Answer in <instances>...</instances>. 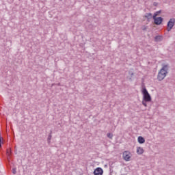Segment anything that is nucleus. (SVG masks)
<instances>
[{
  "mask_svg": "<svg viewBox=\"0 0 175 175\" xmlns=\"http://www.w3.org/2000/svg\"><path fill=\"white\" fill-rule=\"evenodd\" d=\"M169 64L163 65L162 68L159 71L157 75V80L159 81H162L166 77V75L168 73L169 70Z\"/></svg>",
  "mask_w": 175,
  "mask_h": 175,
  "instance_id": "obj_1",
  "label": "nucleus"
},
{
  "mask_svg": "<svg viewBox=\"0 0 175 175\" xmlns=\"http://www.w3.org/2000/svg\"><path fill=\"white\" fill-rule=\"evenodd\" d=\"M142 92L143 95V100H146V102H151V96L146 88H143Z\"/></svg>",
  "mask_w": 175,
  "mask_h": 175,
  "instance_id": "obj_2",
  "label": "nucleus"
},
{
  "mask_svg": "<svg viewBox=\"0 0 175 175\" xmlns=\"http://www.w3.org/2000/svg\"><path fill=\"white\" fill-rule=\"evenodd\" d=\"M131 152L124 151L122 155L123 159L126 161V162H129V161H131Z\"/></svg>",
  "mask_w": 175,
  "mask_h": 175,
  "instance_id": "obj_3",
  "label": "nucleus"
},
{
  "mask_svg": "<svg viewBox=\"0 0 175 175\" xmlns=\"http://www.w3.org/2000/svg\"><path fill=\"white\" fill-rule=\"evenodd\" d=\"M174 23H175V19L174 18H171L169 22L167 23V31H171L172 28H173V27H174Z\"/></svg>",
  "mask_w": 175,
  "mask_h": 175,
  "instance_id": "obj_4",
  "label": "nucleus"
},
{
  "mask_svg": "<svg viewBox=\"0 0 175 175\" xmlns=\"http://www.w3.org/2000/svg\"><path fill=\"white\" fill-rule=\"evenodd\" d=\"M153 20L156 25H161L162 24V21H163V18H162V17L153 16Z\"/></svg>",
  "mask_w": 175,
  "mask_h": 175,
  "instance_id": "obj_5",
  "label": "nucleus"
},
{
  "mask_svg": "<svg viewBox=\"0 0 175 175\" xmlns=\"http://www.w3.org/2000/svg\"><path fill=\"white\" fill-rule=\"evenodd\" d=\"M94 175H103V170L101 167H97L94 171Z\"/></svg>",
  "mask_w": 175,
  "mask_h": 175,
  "instance_id": "obj_6",
  "label": "nucleus"
},
{
  "mask_svg": "<svg viewBox=\"0 0 175 175\" xmlns=\"http://www.w3.org/2000/svg\"><path fill=\"white\" fill-rule=\"evenodd\" d=\"M144 153V149L142 147H137V154L138 155H142Z\"/></svg>",
  "mask_w": 175,
  "mask_h": 175,
  "instance_id": "obj_7",
  "label": "nucleus"
},
{
  "mask_svg": "<svg viewBox=\"0 0 175 175\" xmlns=\"http://www.w3.org/2000/svg\"><path fill=\"white\" fill-rule=\"evenodd\" d=\"M137 142L139 143V144H143L144 143H146V139L142 136L138 137Z\"/></svg>",
  "mask_w": 175,
  "mask_h": 175,
  "instance_id": "obj_8",
  "label": "nucleus"
},
{
  "mask_svg": "<svg viewBox=\"0 0 175 175\" xmlns=\"http://www.w3.org/2000/svg\"><path fill=\"white\" fill-rule=\"evenodd\" d=\"M146 18H148V20H150V18H152V14L151 13H147L145 15Z\"/></svg>",
  "mask_w": 175,
  "mask_h": 175,
  "instance_id": "obj_9",
  "label": "nucleus"
},
{
  "mask_svg": "<svg viewBox=\"0 0 175 175\" xmlns=\"http://www.w3.org/2000/svg\"><path fill=\"white\" fill-rule=\"evenodd\" d=\"M161 40H162V37L160 36H155V38H154V40H155L156 42H161Z\"/></svg>",
  "mask_w": 175,
  "mask_h": 175,
  "instance_id": "obj_10",
  "label": "nucleus"
},
{
  "mask_svg": "<svg viewBox=\"0 0 175 175\" xmlns=\"http://www.w3.org/2000/svg\"><path fill=\"white\" fill-rule=\"evenodd\" d=\"M147 102H150V101H146V100H142V105H143L145 107H147Z\"/></svg>",
  "mask_w": 175,
  "mask_h": 175,
  "instance_id": "obj_11",
  "label": "nucleus"
},
{
  "mask_svg": "<svg viewBox=\"0 0 175 175\" xmlns=\"http://www.w3.org/2000/svg\"><path fill=\"white\" fill-rule=\"evenodd\" d=\"M107 137H109V139H113V134L108 133L107 134Z\"/></svg>",
  "mask_w": 175,
  "mask_h": 175,
  "instance_id": "obj_12",
  "label": "nucleus"
},
{
  "mask_svg": "<svg viewBox=\"0 0 175 175\" xmlns=\"http://www.w3.org/2000/svg\"><path fill=\"white\" fill-rule=\"evenodd\" d=\"M160 13H161V10L156 12L154 14L153 17H154V18L157 17V16H158Z\"/></svg>",
  "mask_w": 175,
  "mask_h": 175,
  "instance_id": "obj_13",
  "label": "nucleus"
},
{
  "mask_svg": "<svg viewBox=\"0 0 175 175\" xmlns=\"http://www.w3.org/2000/svg\"><path fill=\"white\" fill-rule=\"evenodd\" d=\"M48 143H51V134L48 136Z\"/></svg>",
  "mask_w": 175,
  "mask_h": 175,
  "instance_id": "obj_14",
  "label": "nucleus"
},
{
  "mask_svg": "<svg viewBox=\"0 0 175 175\" xmlns=\"http://www.w3.org/2000/svg\"><path fill=\"white\" fill-rule=\"evenodd\" d=\"M12 173L13 174H16V173H17V171H16V168L12 169Z\"/></svg>",
  "mask_w": 175,
  "mask_h": 175,
  "instance_id": "obj_15",
  "label": "nucleus"
},
{
  "mask_svg": "<svg viewBox=\"0 0 175 175\" xmlns=\"http://www.w3.org/2000/svg\"><path fill=\"white\" fill-rule=\"evenodd\" d=\"M7 152H8V154H9V152H11V150H8Z\"/></svg>",
  "mask_w": 175,
  "mask_h": 175,
  "instance_id": "obj_16",
  "label": "nucleus"
},
{
  "mask_svg": "<svg viewBox=\"0 0 175 175\" xmlns=\"http://www.w3.org/2000/svg\"><path fill=\"white\" fill-rule=\"evenodd\" d=\"M131 76H133V72H131Z\"/></svg>",
  "mask_w": 175,
  "mask_h": 175,
  "instance_id": "obj_17",
  "label": "nucleus"
}]
</instances>
